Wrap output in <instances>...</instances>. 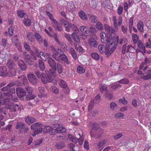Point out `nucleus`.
Returning <instances> with one entry per match:
<instances>
[{"label": "nucleus", "instance_id": "1", "mask_svg": "<svg viewBox=\"0 0 151 151\" xmlns=\"http://www.w3.org/2000/svg\"><path fill=\"white\" fill-rule=\"evenodd\" d=\"M103 133V129L99 128V125L96 123H94L92 125L90 134L91 137L97 139L99 138Z\"/></svg>", "mask_w": 151, "mask_h": 151}, {"label": "nucleus", "instance_id": "2", "mask_svg": "<svg viewBox=\"0 0 151 151\" xmlns=\"http://www.w3.org/2000/svg\"><path fill=\"white\" fill-rule=\"evenodd\" d=\"M112 46L111 48V52H113L116 48V46L118 45H122L123 44H127V40L126 39L119 38V36H116L113 37V40H112ZM111 42H112L111 41Z\"/></svg>", "mask_w": 151, "mask_h": 151}, {"label": "nucleus", "instance_id": "3", "mask_svg": "<svg viewBox=\"0 0 151 151\" xmlns=\"http://www.w3.org/2000/svg\"><path fill=\"white\" fill-rule=\"evenodd\" d=\"M45 72L46 75V76L44 73H42L41 74L40 78L42 83L46 84L47 82H51L55 77V74L53 73L52 74L48 70L45 71Z\"/></svg>", "mask_w": 151, "mask_h": 151}, {"label": "nucleus", "instance_id": "4", "mask_svg": "<svg viewBox=\"0 0 151 151\" xmlns=\"http://www.w3.org/2000/svg\"><path fill=\"white\" fill-rule=\"evenodd\" d=\"M4 99L5 100H0V105L1 104H7V109H9L10 111H13L14 112H16L19 109V106L17 104L12 102L8 103L6 101L7 98H4Z\"/></svg>", "mask_w": 151, "mask_h": 151}, {"label": "nucleus", "instance_id": "5", "mask_svg": "<svg viewBox=\"0 0 151 151\" xmlns=\"http://www.w3.org/2000/svg\"><path fill=\"white\" fill-rule=\"evenodd\" d=\"M16 92V91L15 88H12L8 91L7 93H4V94L6 95V98H7L6 101L7 102H8V103L10 102H9V101H10L11 100L15 102L17 101L18 99L17 97H14L13 98V94L15 93Z\"/></svg>", "mask_w": 151, "mask_h": 151}, {"label": "nucleus", "instance_id": "6", "mask_svg": "<svg viewBox=\"0 0 151 151\" xmlns=\"http://www.w3.org/2000/svg\"><path fill=\"white\" fill-rule=\"evenodd\" d=\"M31 54L32 55H26L24 57L26 63L30 65L33 64L34 60H37V57L34 51H31Z\"/></svg>", "mask_w": 151, "mask_h": 151}, {"label": "nucleus", "instance_id": "7", "mask_svg": "<svg viewBox=\"0 0 151 151\" xmlns=\"http://www.w3.org/2000/svg\"><path fill=\"white\" fill-rule=\"evenodd\" d=\"M33 50L36 56L40 58L44 61H46L47 58H50V55L48 53H45L42 52H39L38 50L35 47L34 48Z\"/></svg>", "mask_w": 151, "mask_h": 151}, {"label": "nucleus", "instance_id": "8", "mask_svg": "<svg viewBox=\"0 0 151 151\" xmlns=\"http://www.w3.org/2000/svg\"><path fill=\"white\" fill-rule=\"evenodd\" d=\"M99 50L101 54L105 53L107 56H109L112 53L111 52V47H106L103 45H99L98 47Z\"/></svg>", "mask_w": 151, "mask_h": 151}, {"label": "nucleus", "instance_id": "9", "mask_svg": "<svg viewBox=\"0 0 151 151\" xmlns=\"http://www.w3.org/2000/svg\"><path fill=\"white\" fill-rule=\"evenodd\" d=\"M135 52V49L131 45H128L127 46L126 44H124L122 46V52L124 54L127 52Z\"/></svg>", "mask_w": 151, "mask_h": 151}, {"label": "nucleus", "instance_id": "10", "mask_svg": "<svg viewBox=\"0 0 151 151\" xmlns=\"http://www.w3.org/2000/svg\"><path fill=\"white\" fill-rule=\"evenodd\" d=\"M48 63L50 67L53 69H50L49 71L52 74H55V72L57 70L56 65L55 61L52 58H49L48 59Z\"/></svg>", "mask_w": 151, "mask_h": 151}, {"label": "nucleus", "instance_id": "11", "mask_svg": "<svg viewBox=\"0 0 151 151\" xmlns=\"http://www.w3.org/2000/svg\"><path fill=\"white\" fill-rule=\"evenodd\" d=\"M97 40V36L95 35H94L89 39L88 41L89 45L92 47H96L98 45Z\"/></svg>", "mask_w": 151, "mask_h": 151}, {"label": "nucleus", "instance_id": "12", "mask_svg": "<svg viewBox=\"0 0 151 151\" xmlns=\"http://www.w3.org/2000/svg\"><path fill=\"white\" fill-rule=\"evenodd\" d=\"M66 131V129L65 128L59 125L58 127L56 129H53L52 128V129L50 131V134L51 135H53L55 133L59 132H65Z\"/></svg>", "mask_w": 151, "mask_h": 151}, {"label": "nucleus", "instance_id": "13", "mask_svg": "<svg viewBox=\"0 0 151 151\" xmlns=\"http://www.w3.org/2000/svg\"><path fill=\"white\" fill-rule=\"evenodd\" d=\"M59 62H62L65 65H68L70 64V61L67 56L63 54H60L57 60Z\"/></svg>", "mask_w": 151, "mask_h": 151}, {"label": "nucleus", "instance_id": "14", "mask_svg": "<svg viewBox=\"0 0 151 151\" xmlns=\"http://www.w3.org/2000/svg\"><path fill=\"white\" fill-rule=\"evenodd\" d=\"M28 79L30 83L33 85H36L38 82L37 78L33 74L29 73L27 75Z\"/></svg>", "mask_w": 151, "mask_h": 151}, {"label": "nucleus", "instance_id": "15", "mask_svg": "<svg viewBox=\"0 0 151 151\" xmlns=\"http://www.w3.org/2000/svg\"><path fill=\"white\" fill-rule=\"evenodd\" d=\"M61 24L65 28V31L69 32L70 31V29L72 27V24L69 23L67 21L63 19H61L60 20Z\"/></svg>", "mask_w": 151, "mask_h": 151}, {"label": "nucleus", "instance_id": "16", "mask_svg": "<svg viewBox=\"0 0 151 151\" xmlns=\"http://www.w3.org/2000/svg\"><path fill=\"white\" fill-rule=\"evenodd\" d=\"M113 40V37L111 38L110 37L106 36L104 38L101 39V41L102 43L107 44V45L109 46V47L111 48L112 46L113 42L112 41V42L111 41L112 40Z\"/></svg>", "mask_w": 151, "mask_h": 151}, {"label": "nucleus", "instance_id": "17", "mask_svg": "<svg viewBox=\"0 0 151 151\" xmlns=\"http://www.w3.org/2000/svg\"><path fill=\"white\" fill-rule=\"evenodd\" d=\"M51 21L52 22V25L55 30H58L60 31H61L63 30L62 27L59 25V23L58 21L55 19H52Z\"/></svg>", "mask_w": 151, "mask_h": 151}, {"label": "nucleus", "instance_id": "18", "mask_svg": "<svg viewBox=\"0 0 151 151\" xmlns=\"http://www.w3.org/2000/svg\"><path fill=\"white\" fill-rule=\"evenodd\" d=\"M16 92L17 96L20 98L25 96L26 94L25 90L20 87L16 88Z\"/></svg>", "mask_w": 151, "mask_h": 151}, {"label": "nucleus", "instance_id": "19", "mask_svg": "<svg viewBox=\"0 0 151 151\" xmlns=\"http://www.w3.org/2000/svg\"><path fill=\"white\" fill-rule=\"evenodd\" d=\"M45 31L49 36L52 38H54L57 43L59 44H60V41L56 34H52L50 32H49L48 30L46 29H45Z\"/></svg>", "mask_w": 151, "mask_h": 151}, {"label": "nucleus", "instance_id": "20", "mask_svg": "<svg viewBox=\"0 0 151 151\" xmlns=\"http://www.w3.org/2000/svg\"><path fill=\"white\" fill-rule=\"evenodd\" d=\"M8 76V72L6 67L2 66L0 68V76Z\"/></svg>", "mask_w": 151, "mask_h": 151}, {"label": "nucleus", "instance_id": "21", "mask_svg": "<svg viewBox=\"0 0 151 151\" xmlns=\"http://www.w3.org/2000/svg\"><path fill=\"white\" fill-rule=\"evenodd\" d=\"M38 91L39 93L38 94V96L40 98H42L46 96V94L45 93V89L42 86L39 88Z\"/></svg>", "mask_w": 151, "mask_h": 151}, {"label": "nucleus", "instance_id": "22", "mask_svg": "<svg viewBox=\"0 0 151 151\" xmlns=\"http://www.w3.org/2000/svg\"><path fill=\"white\" fill-rule=\"evenodd\" d=\"M137 26L138 30L141 32H143L144 24L142 21H139L137 24Z\"/></svg>", "mask_w": 151, "mask_h": 151}, {"label": "nucleus", "instance_id": "23", "mask_svg": "<svg viewBox=\"0 0 151 151\" xmlns=\"http://www.w3.org/2000/svg\"><path fill=\"white\" fill-rule=\"evenodd\" d=\"M105 30L107 32L108 34L111 35L112 34L114 33L115 32V30L114 28L111 27V28L110 27L107 25H105Z\"/></svg>", "mask_w": 151, "mask_h": 151}, {"label": "nucleus", "instance_id": "24", "mask_svg": "<svg viewBox=\"0 0 151 151\" xmlns=\"http://www.w3.org/2000/svg\"><path fill=\"white\" fill-rule=\"evenodd\" d=\"M27 39L28 41L32 42L34 41V34L30 32L28 33L27 35Z\"/></svg>", "mask_w": 151, "mask_h": 151}, {"label": "nucleus", "instance_id": "25", "mask_svg": "<svg viewBox=\"0 0 151 151\" xmlns=\"http://www.w3.org/2000/svg\"><path fill=\"white\" fill-rule=\"evenodd\" d=\"M74 4L72 1L69 2L68 3L67 7L66 9V11L72 12L73 10Z\"/></svg>", "mask_w": 151, "mask_h": 151}, {"label": "nucleus", "instance_id": "26", "mask_svg": "<svg viewBox=\"0 0 151 151\" xmlns=\"http://www.w3.org/2000/svg\"><path fill=\"white\" fill-rule=\"evenodd\" d=\"M147 75L144 76L143 75L141 76L140 78L146 80L151 79V70H148L147 72Z\"/></svg>", "mask_w": 151, "mask_h": 151}, {"label": "nucleus", "instance_id": "27", "mask_svg": "<svg viewBox=\"0 0 151 151\" xmlns=\"http://www.w3.org/2000/svg\"><path fill=\"white\" fill-rule=\"evenodd\" d=\"M18 78L20 83H23L25 84V83H27V80L25 76L22 75L20 76H19L18 77Z\"/></svg>", "mask_w": 151, "mask_h": 151}, {"label": "nucleus", "instance_id": "28", "mask_svg": "<svg viewBox=\"0 0 151 151\" xmlns=\"http://www.w3.org/2000/svg\"><path fill=\"white\" fill-rule=\"evenodd\" d=\"M137 46L138 48L142 50V54L143 55L145 52V46L141 42V41L139 40L137 42Z\"/></svg>", "mask_w": 151, "mask_h": 151}, {"label": "nucleus", "instance_id": "29", "mask_svg": "<svg viewBox=\"0 0 151 151\" xmlns=\"http://www.w3.org/2000/svg\"><path fill=\"white\" fill-rule=\"evenodd\" d=\"M42 124L41 123H36L32 124L30 126L31 129L33 131H36L38 128L42 126Z\"/></svg>", "mask_w": 151, "mask_h": 151}, {"label": "nucleus", "instance_id": "30", "mask_svg": "<svg viewBox=\"0 0 151 151\" xmlns=\"http://www.w3.org/2000/svg\"><path fill=\"white\" fill-rule=\"evenodd\" d=\"M86 71L85 68L82 65H78L77 67V72L79 74H83Z\"/></svg>", "mask_w": 151, "mask_h": 151}, {"label": "nucleus", "instance_id": "31", "mask_svg": "<svg viewBox=\"0 0 151 151\" xmlns=\"http://www.w3.org/2000/svg\"><path fill=\"white\" fill-rule=\"evenodd\" d=\"M26 122L29 124H31L36 121V120L33 117H27L25 118Z\"/></svg>", "mask_w": 151, "mask_h": 151}, {"label": "nucleus", "instance_id": "32", "mask_svg": "<svg viewBox=\"0 0 151 151\" xmlns=\"http://www.w3.org/2000/svg\"><path fill=\"white\" fill-rule=\"evenodd\" d=\"M16 74V72L15 68H9V69L8 72V76L11 77L14 76Z\"/></svg>", "mask_w": 151, "mask_h": 151}, {"label": "nucleus", "instance_id": "33", "mask_svg": "<svg viewBox=\"0 0 151 151\" xmlns=\"http://www.w3.org/2000/svg\"><path fill=\"white\" fill-rule=\"evenodd\" d=\"M18 64L22 70H25L26 69L27 66L23 60H19L18 62Z\"/></svg>", "mask_w": 151, "mask_h": 151}, {"label": "nucleus", "instance_id": "34", "mask_svg": "<svg viewBox=\"0 0 151 151\" xmlns=\"http://www.w3.org/2000/svg\"><path fill=\"white\" fill-rule=\"evenodd\" d=\"M52 50L53 53L52 55V57L56 60H57L59 57V56H58V55L59 54L55 48H52Z\"/></svg>", "mask_w": 151, "mask_h": 151}, {"label": "nucleus", "instance_id": "35", "mask_svg": "<svg viewBox=\"0 0 151 151\" xmlns=\"http://www.w3.org/2000/svg\"><path fill=\"white\" fill-rule=\"evenodd\" d=\"M68 147L70 151H77L78 150V147L72 143H70L68 145Z\"/></svg>", "mask_w": 151, "mask_h": 151}, {"label": "nucleus", "instance_id": "36", "mask_svg": "<svg viewBox=\"0 0 151 151\" xmlns=\"http://www.w3.org/2000/svg\"><path fill=\"white\" fill-rule=\"evenodd\" d=\"M79 15L81 18L83 20H87V17L86 14L82 11H81L79 13Z\"/></svg>", "mask_w": 151, "mask_h": 151}, {"label": "nucleus", "instance_id": "37", "mask_svg": "<svg viewBox=\"0 0 151 151\" xmlns=\"http://www.w3.org/2000/svg\"><path fill=\"white\" fill-rule=\"evenodd\" d=\"M68 139L74 143L76 144L77 142L78 141V138H75L72 135L70 134L68 135Z\"/></svg>", "mask_w": 151, "mask_h": 151}, {"label": "nucleus", "instance_id": "38", "mask_svg": "<svg viewBox=\"0 0 151 151\" xmlns=\"http://www.w3.org/2000/svg\"><path fill=\"white\" fill-rule=\"evenodd\" d=\"M17 14L18 16L21 18H22L23 17L25 18L27 17V14L23 11L19 10L17 12Z\"/></svg>", "mask_w": 151, "mask_h": 151}, {"label": "nucleus", "instance_id": "39", "mask_svg": "<svg viewBox=\"0 0 151 151\" xmlns=\"http://www.w3.org/2000/svg\"><path fill=\"white\" fill-rule=\"evenodd\" d=\"M39 66L40 69L42 71H43L45 69V66L43 62L41 60H39Z\"/></svg>", "mask_w": 151, "mask_h": 151}, {"label": "nucleus", "instance_id": "40", "mask_svg": "<svg viewBox=\"0 0 151 151\" xmlns=\"http://www.w3.org/2000/svg\"><path fill=\"white\" fill-rule=\"evenodd\" d=\"M7 65L9 68H13L14 66V63L13 61L11 59H9L8 60Z\"/></svg>", "mask_w": 151, "mask_h": 151}, {"label": "nucleus", "instance_id": "41", "mask_svg": "<svg viewBox=\"0 0 151 151\" xmlns=\"http://www.w3.org/2000/svg\"><path fill=\"white\" fill-rule=\"evenodd\" d=\"M72 37L74 40L76 41V42L78 43L80 42V41L79 37L74 32L72 33Z\"/></svg>", "mask_w": 151, "mask_h": 151}, {"label": "nucleus", "instance_id": "42", "mask_svg": "<svg viewBox=\"0 0 151 151\" xmlns=\"http://www.w3.org/2000/svg\"><path fill=\"white\" fill-rule=\"evenodd\" d=\"M70 50V53L74 59L75 60L77 58V54L74 49L73 48H71Z\"/></svg>", "mask_w": 151, "mask_h": 151}, {"label": "nucleus", "instance_id": "43", "mask_svg": "<svg viewBox=\"0 0 151 151\" xmlns=\"http://www.w3.org/2000/svg\"><path fill=\"white\" fill-rule=\"evenodd\" d=\"M59 85L61 88H65L67 87V85L65 81L60 80V81Z\"/></svg>", "mask_w": 151, "mask_h": 151}, {"label": "nucleus", "instance_id": "44", "mask_svg": "<svg viewBox=\"0 0 151 151\" xmlns=\"http://www.w3.org/2000/svg\"><path fill=\"white\" fill-rule=\"evenodd\" d=\"M96 27L97 29L101 31L104 29L102 24L99 22H98L96 23Z\"/></svg>", "mask_w": 151, "mask_h": 151}, {"label": "nucleus", "instance_id": "45", "mask_svg": "<svg viewBox=\"0 0 151 151\" xmlns=\"http://www.w3.org/2000/svg\"><path fill=\"white\" fill-rule=\"evenodd\" d=\"M35 37L38 41L40 42H42V37L39 34L37 33H35Z\"/></svg>", "mask_w": 151, "mask_h": 151}, {"label": "nucleus", "instance_id": "46", "mask_svg": "<svg viewBox=\"0 0 151 151\" xmlns=\"http://www.w3.org/2000/svg\"><path fill=\"white\" fill-rule=\"evenodd\" d=\"M132 39L133 42L134 43H136L138 41V37L137 35L133 33L132 34Z\"/></svg>", "mask_w": 151, "mask_h": 151}, {"label": "nucleus", "instance_id": "47", "mask_svg": "<svg viewBox=\"0 0 151 151\" xmlns=\"http://www.w3.org/2000/svg\"><path fill=\"white\" fill-rule=\"evenodd\" d=\"M89 20L91 22L95 23L97 21V17L96 16L92 15L90 17Z\"/></svg>", "mask_w": 151, "mask_h": 151}, {"label": "nucleus", "instance_id": "48", "mask_svg": "<svg viewBox=\"0 0 151 151\" xmlns=\"http://www.w3.org/2000/svg\"><path fill=\"white\" fill-rule=\"evenodd\" d=\"M5 108H0V120L3 119L4 118V116L2 114H6V113L5 112Z\"/></svg>", "mask_w": 151, "mask_h": 151}, {"label": "nucleus", "instance_id": "49", "mask_svg": "<svg viewBox=\"0 0 151 151\" xmlns=\"http://www.w3.org/2000/svg\"><path fill=\"white\" fill-rule=\"evenodd\" d=\"M50 89L51 91L54 93L57 94L59 93V91L57 88L55 86H51Z\"/></svg>", "mask_w": 151, "mask_h": 151}, {"label": "nucleus", "instance_id": "50", "mask_svg": "<svg viewBox=\"0 0 151 151\" xmlns=\"http://www.w3.org/2000/svg\"><path fill=\"white\" fill-rule=\"evenodd\" d=\"M75 48L77 51L79 52H81L83 51V49L81 46H80L78 44H75Z\"/></svg>", "mask_w": 151, "mask_h": 151}, {"label": "nucleus", "instance_id": "51", "mask_svg": "<svg viewBox=\"0 0 151 151\" xmlns=\"http://www.w3.org/2000/svg\"><path fill=\"white\" fill-rule=\"evenodd\" d=\"M23 21L24 25L26 26H29L31 24V20L29 19L25 18Z\"/></svg>", "mask_w": 151, "mask_h": 151}, {"label": "nucleus", "instance_id": "52", "mask_svg": "<svg viewBox=\"0 0 151 151\" xmlns=\"http://www.w3.org/2000/svg\"><path fill=\"white\" fill-rule=\"evenodd\" d=\"M13 84L9 83L6 86L4 87L1 88V90L3 91H6L13 86Z\"/></svg>", "mask_w": 151, "mask_h": 151}, {"label": "nucleus", "instance_id": "53", "mask_svg": "<svg viewBox=\"0 0 151 151\" xmlns=\"http://www.w3.org/2000/svg\"><path fill=\"white\" fill-rule=\"evenodd\" d=\"M71 28L72 29L73 31H74V33H75V34L78 33L79 31L78 28L75 24H72Z\"/></svg>", "mask_w": 151, "mask_h": 151}, {"label": "nucleus", "instance_id": "54", "mask_svg": "<svg viewBox=\"0 0 151 151\" xmlns=\"http://www.w3.org/2000/svg\"><path fill=\"white\" fill-rule=\"evenodd\" d=\"M24 124L22 122H19L17 124L16 128L17 129H22L24 128Z\"/></svg>", "mask_w": 151, "mask_h": 151}, {"label": "nucleus", "instance_id": "55", "mask_svg": "<svg viewBox=\"0 0 151 151\" xmlns=\"http://www.w3.org/2000/svg\"><path fill=\"white\" fill-rule=\"evenodd\" d=\"M64 145V143L63 142H59L56 144L55 146L57 148L60 149L63 148Z\"/></svg>", "mask_w": 151, "mask_h": 151}, {"label": "nucleus", "instance_id": "56", "mask_svg": "<svg viewBox=\"0 0 151 151\" xmlns=\"http://www.w3.org/2000/svg\"><path fill=\"white\" fill-rule=\"evenodd\" d=\"M107 88L106 85L101 84L100 88V92L101 93H103L105 91H107Z\"/></svg>", "mask_w": 151, "mask_h": 151}, {"label": "nucleus", "instance_id": "57", "mask_svg": "<svg viewBox=\"0 0 151 151\" xmlns=\"http://www.w3.org/2000/svg\"><path fill=\"white\" fill-rule=\"evenodd\" d=\"M4 50H0V64L3 61V58L4 57Z\"/></svg>", "mask_w": 151, "mask_h": 151}, {"label": "nucleus", "instance_id": "58", "mask_svg": "<svg viewBox=\"0 0 151 151\" xmlns=\"http://www.w3.org/2000/svg\"><path fill=\"white\" fill-rule=\"evenodd\" d=\"M91 56L93 58L96 60L99 59L100 56L99 55L96 53H93L91 54Z\"/></svg>", "mask_w": 151, "mask_h": 151}, {"label": "nucleus", "instance_id": "59", "mask_svg": "<svg viewBox=\"0 0 151 151\" xmlns=\"http://www.w3.org/2000/svg\"><path fill=\"white\" fill-rule=\"evenodd\" d=\"M113 26L115 28V29H117L118 28V24L117 23V20L115 17L114 16L113 17Z\"/></svg>", "mask_w": 151, "mask_h": 151}, {"label": "nucleus", "instance_id": "60", "mask_svg": "<svg viewBox=\"0 0 151 151\" xmlns=\"http://www.w3.org/2000/svg\"><path fill=\"white\" fill-rule=\"evenodd\" d=\"M56 66L58 72L59 73H61L62 72V65L59 63H57V64Z\"/></svg>", "mask_w": 151, "mask_h": 151}, {"label": "nucleus", "instance_id": "61", "mask_svg": "<svg viewBox=\"0 0 151 151\" xmlns=\"http://www.w3.org/2000/svg\"><path fill=\"white\" fill-rule=\"evenodd\" d=\"M25 89L27 91V92L31 94L32 93V92L33 91V88L29 86H27L25 87Z\"/></svg>", "mask_w": 151, "mask_h": 151}, {"label": "nucleus", "instance_id": "62", "mask_svg": "<svg viewBox=\"0 0 151 151\" xmlns=\"http://www.w3.org/2000/svg\"><path fill=\"white\" fill-rule=\"evenodd\" d=\"M14 27L13 26L10 27L9 28L8 32L9 36H11L13 34Z\"/></svg>", "mask_w": 151, "mask_h": 151}, {"label": "nucleus", "instance_id": "63", "mask_svg": "<svg viewBox=\"0 0 151 151\" xmlns=\"http://www.w3.org/2000/svg\"><path fill=\"white\" fill-rule=\"evenodd\" d=\"M117 107V105L114 102H112L110 104V109L112 110H114Z\"/></svg>", "mask_w": 151, "mask_h": 151}, {"label": "nucleus", "instance_id": "64", "mask_svg": "<svg viewBox=\"0 0 151 151\" xmlns=\"http://www.w3.org/2000/svg\"><path fill=\"white\" fill-rule=\"evenodd\" d=\"M148 42H147L146 44V47L151 48V37H150L148 38Z\"/></svg>", "mask_w": 151, "mask_h": 151}]
</instances>
